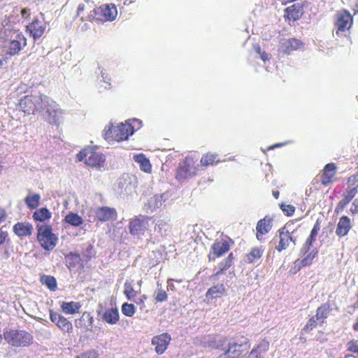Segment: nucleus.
I'll list each match as a JSON object with an SVG mask.
<instances>
[{
    "label": "nucleus",
    "instance_id": "nucleus-25",
    "mask_svg": "<svg viewBox=\"0 0 358 358\" xmlns=\"http://www.w3.org/2000/svg\"><path fill=\"white\" fill-rule=\"evenodd\" d=\"M93 317L90 313H85L79 320H76L75 325L77 328L83 330H90L92 327Z\"/></svg>",
    "mask_w": 358,
    "mask_h": 358
},
{
    "label": "nucleus",
    "instance_id": "nucleus-24",
    "mask_svg": "<svg viewBox=\"0 0 358 358\" xmlns=\"http://www.w3.org/2000/svg\"><path fill=\"white\" fill-rule=\"evenodd\" d=\"M271 219L265 217L264 218L260 220L257 224V238L258 240L260 239V235H264L267 234L271 229L272 223Z\"/></svg>",
    "mask_w": 358,
    "mask_h": 358
},
{
    "label": "nucleus",
    "instance_id": "nucleus-26",
    "mask_svg": "<svg viewBox=\"0 0 358 358\" xmlns=\"http://www.w3.org/2000/svg\"><path fill=\"white\" fill-rule=\"evenodd\" d=\"M168 199L166 193L156 194L151 197L148 201V206L151 209H156L162 207Z\"/></svg>",
    "mask_w": 358,
    "mask_h": 358
},
{
    "label": "nucleus",
    "instance_id": "nucleus-11",
    "mask_svg": "<svg viewBox=\"0 0 358 358\" xmlns=\"http://www.w3.org/2000/svg\"><path fill=\"white\" fill-rule=\"evenodd\" d=\"M137 184V178L131 174H124L118 180V187L127 194H131L136 188Z\"/></svg>",
    "mask_w": 358,
    "mask_h": 358
},
{
    "label": "nucleus",
    "instance_id": "nucleus-19",
    "mask_svg": "<svg viewBox=\"0 0 358 358\" xmlns=\"http://www.w3.org/2000/svg\"><path fill=\"white\" fill-rule=\"evenodd\" d=\"M336 166L334 163L327 164L323 169V173L321 178V182L323 185H328L333 182L336 173Z\"/></svg>",
    "mask_w": 358,
    "mask_h": 358
},
{
    "label": "nucleus",
    "instance_id": "nucleus-1",
    "mask_svg": "<svg viewBox=\"0 0 358 358\" xmlns=\"http://www.w3.org/2000/svg\"><path fill=\"white\" fill-rule=\"evenodd\" d=\"M20 110L27 114H34L35 111L43 113L50 124L59 125L62 119V111L59 105L48 96L43 94L27 95L20 99Z\"/></svg>",
    "mask_w": 358,
    "mask_h": 358
},
{
    "label": "nucleus",
    "instance_id": "nucleus-14",
    "mask_svg": "<svg viewBox=\"0 0 358 358\" xmlns=\"http://www.w3.org/2000/svg\"><path fill=\"white\" fill-rule=\"evenodd\" d=\"M27 29L34 40L36 41L45 33L46 29V22L36 19L31 24L27 26Z\"/></svg>",
    "mask_w": 358,
    "mask_h": 358
},
{
    "label": "nucleus",
    "instance_id": "nucleus-51",
    "mask_svg": "<svg viewBox=\"0 0 358 358\" xmlns=\"http://www.w3.org/2000/svg\"><path fill=\"white\" fill-rule=\"evenodd\" d=\"M350 212L354 215L358 213V199L353 201L350 208Z\"/></svg>",
    "mask_w": 358,
    "mask_h": 358
},
{
    "label": "nucleus",
    "instance_id": "nucleus-49",
    "mask_svg": "<svg viewBox=\"0 0 358 358\" xmlns=\"http://www.w3.org/2000/svg\"><path fill=\"white\" fill-rule=\"evenodd\" d=\"M280 208L283 212L286 213L287 215H292L295 210L293 206L289 204H282Z\"/></svg>",
    "mask_w": 358,
    "mask_h": 358
},
{
    "label": "nucleus",
    "instance_id": "nucleus-8",
    "mask_svg": "<svg viewBox=\"0 0 358 358\" xmlns=\"http://www.w3.org/2000/svg\"><path fill=\"white\" fill-rule=\"evenodd\" d=\"M27 45L24 36L18 31H15L10 40L6 45V52L10 55H17Z\"/></svg>",
    "mask_w": 358,
    "mask_h": 358
},
{
    "label": "nucleus",
    "instance_id": "nucleus-46",
    "mask_svg": "<svg viewBox=\"0 0 358 358\" xmlns=\"http://www.w3.org/2000/svg\"><path fill=\"white\" fill-rule=\"evenodd\" d=\"M317 324H320L318 322V321L316 320L315 318V317H311L308 322H307V324H306V326L304 327L303 328V330L305 331H310L312 330L313 328H315Z\"/></svg>",
    "mask_w": 358,
    "mask_h": 358
},
{
    "label": "nucleus",
    "instance_id": "nucleus-62",
    "mask_svg": "<svg viewBox=\"0 0 358 358\" xmlns=\"http://www.w3.org/2000/svg\"><path fill=\"white\" fill-rule=\"evenodd\" d=\"M84 10V5L80 4L78 7V12L80 13Z\"/></svg>",
    "mask_w": 358,
    "mask_h": 358
},
{
    "label": "nucleus",
    "instance_id": "nucleus-37",
    "mask_svg": "<svg viewBox=\"0 0 358 358\" xmlns=\"http://www.w3.org/2000/svg\"><path fill=\"white\" fill-rule=\"evenodd\" d=\"M65 221L68 224L74 226V227H79L80 226L83 222V218L79 216L76 213H70L65 217Z\"/></svg>",
    "mask_w": 358,
    "mask_h": 358
},
{
    "label": "nucleus",
    "instance_id": "nucleus-40",
    "mask_svg": "<svg viewBox=\"0 0 358 358\" xmlns=\"http://www.w3.org/2000/svg\"><path fill=\"white\" fill-rule=\"evenodd\" d=\"M41 281L43 284L45 285L50 290H55L57 287V282L54 277L50 275H43L41 278Z\"/></svg>",
    "mask_w": 358,
    "mask_h": 358
},
{
    "label": "nucleus",
    "instance_id": "nucleus-61",
    "mask_svg": "<svg viewBox=\"0 0 358 358\" xmlns=\"http://www.w3.org/2000/svg\"><path fill=\"white\" fill-rule=\"evenodd\" d=\"M218 358H232V357H231L229 356V355H228L227 352H226V351H225L223 354L220 355Z\"/></svg>",
    "mask_w": 358,
    "mask_h": 358
},
{
    "label": "nucleus",
    "instance_id": "nucleus-15",
    "mask_svg": "<svg viewBox=\"0 0 358 358\" xmlns=\"http://www.w3.org/2000/svg\"><path fill=\"white\" fill-rule=\"evenodd\" d=\"M171 341V336L167 333L162 334L154 336L152 338L151 343L155 345V351L157 354L162 355L166 350Z\"/></svg>",
    "mask_w": 358,
    "mask_h": 358
},
{
    "label": "nucleus",
    "instance_id": "nucleus-50",
    "mask_svg": "<svg viewBox=\"0 0 358 358\" xmlns=\"http://www.w3.org/2000/svg\"><path fill=\"white\" fill-rule=\"evenodd\" d=\"M312 245H309L306 241L303 244V247L301 249V254L306 255L307 252L312 250L313 248Z\"/></svg>",
    "mask_w": 358,
    "mask_h": 358
},
{
    "label": "nucleus",
    "instance_id": "nucleus-3",
    "mask_svg": "<svg viewBox=\"0 0 358 358\" xmlns=\"http://www.w3.org/2000/svg\"><path fill=\"white\" fill-rule=\"evenodd\" d=\"M3 338L13 347H28L33 343V336L24 330L9 329L3 331Z\"/></svg>",
    "mask_w": 358,
    "mask_h": 358
},
{
    "label": "nucleus",
    "instance_id": "nucleus-23",
    "mask_svg": "<svg viewBox=\"0 0 358 358\" xmlns=\"http://www.w3.org/2000/svg\"><path fill=\"white\" fill-rule=\"evenodd\" d=\"M357 193L356 188H352L343 194V198L338 203L335 211L337 213L342 212L350 201L355 196Z\"/></svg>",
    "mask_w": 358,
    "mask_h": 358
},
{
    "label": "nucleus",
    "instance_id": "nucleus-45",
    "mask_svg": "<svg viewBox=\"0 0 358 358\" xmlns=\"http://www.w3.org/2000/svg\"><path fill=\"white\" fill-rule=\"evenodd\" d=\"M269 348V343L266 341H262L255 348V350L258 352L260 356L263 357V354H264Z\"/></svg>",
    "mask_w": 358,
    "mask_h": 358
},
{
    "label": "nucleus",
    "instance_id": "nucleus-29",
    "mask_svg": "<svg viewBox=\"0 0 358 358\" xmlns=\"http://www.w3.org/2000/svg\"><path fill=\"white\" fill-rule=\"evenodd\" d=\"M233 255L232 253L229 254L228 257L222 261L219 265V270L213 274L210 278L213 280H217L219 279L220 275L223 273L224 271L228 269L232 264Z\"/></svg>",
    "mask_w": 358,
    "mask_h": 358
},
{
    "label": "nucleus",
    "instance_id": "nucleus-16",
    "mask_svg": "<svg viewBox=\"0 0 358 358\" xmlns=\"http://www.w3.org/2000/svg\"><path fill=\"white\" fill-rule=\"evenodd\" d=\"M212 252L208 255L209 259L214 260L215 257H219L226 253L229 250V243L226 241H216L211 248Z\"/></svg>",
    "mask_w": 358,
    "mask_h": 358
},
{
    "label": "nucleus",
    "instance_id": "nucleus-22",
    "mask_svg": "<svg viewBox=\"0 0 358 358\" xmlns=\"http://www.w3.org/2000/svg\"><path fill=\"white\" fill-rule=\"evenodd\" d=\"M302 43L296 38L282 39L280 41V48L282 52L289 54L302 46Z\"/></svg>",
    "mask_w": 358,
    "mask_h": 358
},
{
    "label": "nucleus",
    "instance_id": "nucleus-38",
    "mask_svg": "<svg viewBox=\"0 0 358 358\" xmlns=\"http://www.w3.org/2000/svg\"><path fill=\"white\" fill-rule=\"evenodd\" d=\"M263 254V250L261 248H254L247 255V260L250 263L255 262L259 259Z\"/></svg>",
    "mask_w": 358,
    "mask_h": 358
},
{
    "label": "nucleus",
    "instance_id": "nucleus-2",
    "mask_svg": "<svg viewBox=\"0 0 358 358\" xmlns=\"http://www.w3.org/2000/svg\"><path fill=\"white\" fill-rule=\"evenodd\" d=\"M133 122L134 125H132L129 121H126L125 123H120L109 128L105 131V138L116 141L127 140L129 136L134 134L135 127L138 129L141 125V122L138 120L134 119Z\"/></svg>",
    "mask_w": 358,
    "mask_h": 358
},
{
    "label": "nucleus",
    "instance_id": "nucleus-60",
    "mask_svg": "<svg viewBox=\"0 0 358 358\" xmlns=\"http://www.w3.org/2000/svg\"><path fill=\"white\" fill-rule=\"evenodd\" d=\"M254 50L259 55L262 53L261 48L259 45H254Z\"/></svg>",
    "mask_w": 358,
    "mask_h": 358
},
{
    "label": "nucleus",
    "instance_id": "nucleus-9",
    "mask_svg": "<svg viewBox=\"0 0 358 358\" xmlns=\"http://www.w3.org/2000/svg\"><path fill=\"white\" fill-rule=\"evenodd\" d=\"M279 233V243L276 246V250L281 252L290 246L296 245V238L294 236V231L289 232L287 229V227H284L278 230Z\"/></svg>",
    "mask_w": 358,
    "mask_h": 358
},
{
    "label": "nucleus",
    "instance_id": "nucleus-34",
    "mask_svg": "<svg viewBox=\"0 0 358 358\" xmlns=\"http://www.w3.org/2000/svg\"><path fill=\"white\" fill-rule=\"evenodd\" d=\"M41 196L38 194H29L24 199V202L29 209H34L39 205Z\"/></svg>",
    "mask_w": 358,
    "mask_h": 358
},
{
    "label": "nucleus",
    "instance_id": "nucleus-48",
    "mask_svg": "<svg viewBox=\"0 0 358 358\" xmlns=\"http://www.w3.org/2000/svg\"><path fill=\"white\" fill-rule=\"evenodd\" d=\"M98 355L94 350H90L78 355L76 358H97Z\"/></svg>",
    "mask_w": 358,
    "mask_h": 358
},
{
    "label": "nucleus",
    "instance_id": "nucleus-32",
    "mask_svg": "<svg viewBox=\"0 0 358 358\" xmlns=\"http://www.w3.org/2000/svg\"><path fill=\"white\" fill-rule=\"evenodd\" d=\"M136 162L139 164L140 168L145 173L151 171L152 166L148 159H147L143 154L137 155L134 157Z\"/></svg>",
    "mask_w": 358,
    "mask_h": 358
},
{
    "label": "nucleus",
    "instance_id": "nucleus-56",
    "mask_svg": "<svg viewBox=\"0 0 358 358\" xmlns=\"http://www.w3.org/2000/svg\"><path fill=\"white\" fill-rule=\"evenodd\" d=\"M101 81L106 83L108 85H110V84L106 80H108L107 78V74L103 71V69L101 70Z\"/></svg>",
    "mask_w": 358,
    "mask_h": 358
},
{
    "label": "nucleus",
    "instance_id": "nucleus-35",
    "mask_svg": "<svg viewBox=\"0 0 358 358\" xmlns=\"http://www.w3.org/2000/svg\"><path fill=\"white\" fill-rule=\"evenodd\" d=\"M51 217V213L46 208L36 210L33 214V218L36 221L44 222Z\"/></svg>",
    "mask_w": 358,
    "mask_h": 358
},
{
    "label": "nucleus",
    "instance_id": "nucleus-7",
    "mask_svg": "<svg viewBox=\"0 0 358 358\" xmlns=\"http://www.w3.org/2000/svg\"><path fill=\"white\" fill-rule=\"evenodd\" d=\"M117 11L115 5H103L93 10L90 17L96 20L113 21L115 19Z\"/></svg>",
    "mask_w": 358,
    "mask_h": 358
},
{
    "label": "nucleus",
    "instance_id": "nucleus-12",
    "mask_svg": "<svg viewBox=\"0 0 358 358\" xmlns=\"http://www.w3.org/2000/svg\"><path fill=\"white\" fill-rule=\"evenodd\" d=\"M50 320L62 331L69 334L73 331V326L71 322L65 318L63 315L50 310Z\"/></svg>",
    "mask_w": 358,
    "mask_h": 358
},
{
    "label": "nucleus",
    "instance_id": "nucleus-20",
    "mask_svg": "<svg viewBox=\"0 0 358 358\" xmlns=\"http://www.w3.org/2000/svg\"><path fill=\"white\" fill-rule=\"evenodd\" d=\"M318 251L316 248H313L311 251L307 252L305 255V257L302 259H297L294 262V268H296L294 273H295L297 271L300 270L301 268L303 266H306L310 265L313 262V259L317 255Z\"/></svg>",
    "mask_w": 358,
    "mask_h": 358
},
{
    "label": "nucleus",
    "instance_id": "nucleus-5",
    "mask_svg": "<svg viewBox=\"0 0 358 358\" xmlns=\"http://www.w3.org/2000/svg\"><path fill=\"white\" fill-rule=\"evenodd\" d=\"M37 227V239L41 247L46 250H52L57 243V237L52 232V227L44 224Z\"/></svg>",
    "mask_w": 358,
    "mask_h": 358
},
{
    "label": "nucleus",
    "instance_id": "nucleus-18",
    "mask_svg": "<svg viewBox=\"0 0 358 358\" xmlns=\"http://www.w3.org/2000/svg\"><path fill=\"white\" fill-rule=\"evenodd\" d=\"M96 217L101 222H107L115 219L117 213L114 208L109 207H100L95 210Z\"/></svg>",
    "mask_w": 358,
    "mask_h": 358
},
{
    "label": "nucleus",
    "instance_id": "nucleus-52",
    "mask_svg": "<svg viewBox=\"0 0 358 358\" xmlns=\"http://www.w3.org/2000/svg\"><path fill=\"white\" fill-rule=\"evenodd\" d=\"M320 229V224H319L318 221H317V222L315 224L313 228L312 229L310 235L317 236Z\"/></svg>",
    "mask_w": 358,
    "mask_h": 358
},
{
    "label": "nucleus",
    "instance_id": "nucleus-58",
    "mask_svg": "<svg viewBox=\"0 0 358 358\" xmlns=\"http://www.w3.org/2000/svg\"><path fill=\"white\" fill-rule=\"evenodd\" d=\"M316 236L310 235L306 241L309 245H313V243L315 241Z\"/></svg>",
    "mask_w": 358,
    "mask_h": 358
},
{
    "label": "nucleus",
    "instance_id": "nucleus-59",
    "mask_svg": "<svg viewBox=\"0 0 358 358\" xmlns=\"http://www.w3.org/2000/svg\"><path fill=\"white\" fill-rule=\"evenodd\" d=\"M259 56L264 62L268 59V55L265 52H262V53L259 55Z\"/></svg>",
    "mask_w": 358,
    "mask_h": 358
},
{
    "label": "nucleus",
    "instance_id": "nucleus-33",
    "mask_svg": "<svg viewBox=\"0 0 358 358\" xmlns=\"http://www.w3.org/2000/svg\"><path fill=\"white\" fill-rule=\"evenodd\" d=\"M329 310V305L327 303H324L317 308L315 318L320 324H322L324 322V319L327 317Z\"/></svg>",
    "mask_w": 358,
    "mask_h": 358
},
{
    "label": "nucleus",
    "instance_id": "nucleus-54",
    "mask_svg": "<svg viewBox=\"0 0 358 358\" xmlns=\"http://www.w3.org/2000/svg\"><path fill=\"white\" fill-rule=\"evenodd\" d=\"M7 214L4 209L0 208V224L6 218Z\"/></svg>",
    "mask_w": 358,
    "mask_h": 358
},
{
    "label": "nucleus",
    "instance_id": "nucleus-17",
    "mask_svg": "<svg viewBox=\"0 0 358 358\" xmlns=\"http://www.w3.org/2000/svg\"><path fill=\"white\" fill-rule=\"evenodd\" d=\"M351 220L348 216H342L337 224L336 234L342 238L347 236L352 229Z\"/></svg>",
    "mask_w": 358,
    "mask_h": 358
},
{
    "label": "nucleus",
    "instance_id": "nucleus-64",
    "mask_svg": "<svg viewBox=\"0 0 358 358\" xmlns=\"http://www.w3.org/2000/svg\"><path fill=\"white\" fill-rule=\"evenodd\" d=\"M345 358H357V357H354L352 355H346Z\"/></svg>",
    "mask_w": 358,
    "mask_h": 358
},
{
    "label": "nucleus",
    "instance_id": "nucleus-4",
    "mask_svg": "<svg viewBox=\"0 0 358 358\" xmlns=\"http://www.w3.org/2000/svg\"><path fill=\"white\" fill-rule=\"evenodd\" d=\"M77 158L80 162H84L87 166L96 168H101L105 162V157L95 151L94 148L87 147L81 150Z\"/></svg>",
    "mask_w": 358,
    "mask_h": 358
},
{
    "label": "nucleus",
    "instance_id": "nucleus-31",
    "mask_svg": "<svg viewBox=\"0 0 358 358\" xmlns=\"http://www.w3.org/2000/svg\"><path fill=\"white\" fill-rule=\"evenodd\" d=\"M81 306L78 302H62L61 304V308L62 311L66 314H74L79 312V309Z\"/></svg>",
    "mask_w": 358,
    "mask_h": 358
},
{
    "label": "nucleus",
    "instance_id": "nucleus-39",
    "mask_svg": "<svg viewBox=\"0 0 358 358\" xmlns=\"http://www.w3.org/2000/svg\"><path fill=\"white\" fill-rule=\"evenodd\" d=\"M218 162L219 159H217V155L216 154H206L203 156L201 159V164L203 166L213 165L215 163Z\"/></svg>",
    "mask_w": 358,
    "mask_h": 358
},
{
    "label": "nucleus",
    "instance_id": "nucleus-41",
    "mask_svg": "<svg viewBox=\"0 0 358 358\" xmlns=\"http://www.w3.org/2000/svg\"><path fill=\"white\" fill-rule=\"evenodd\" d=\"M124 293L129 300H131L136 295V292L134 289L131 282L126 281L124 285Z\"/></svg>",
    "mask_w": 358,
    "mask_h": 358
},
{
    "label": "nucleus",
    "instance_id": "nucleus-6",
    "mask_svg": "<svg viewBox=\"0 0 358 358\" xmlns=\"http://www.w3.org/2000/svg\"><path fill=\"white\" fill-rule=\"evenodd\" d=\"M353 22L352 16L346 10L338 11L335 15L336 35L338 36H345L346 32L351 28Z\"/></svg>",
    "mask_w": 358,
    "mask_h": 358
},
{
    "label": "nucleus",
    "instance_id": "nucleus-63",
    "mask_svg": "<svg viewBox=\"0 0 358 358\" xmlns=\"http://www.w3.org/2000/svg\"><path fill=\"white\" fill-rule=\"evenodd\" d=\"M273 195L274 196V197L275 199H278L279 196V192H278V191L273 192Z\"/></svg>",
    "mask_w": 358,
    "mask_h": 358
},
{
    "label": "nucleus",
    "instance_id": "nucleus-27",
    "mask_svg": "<svg viewBox=\"0 0 358 358\" xmlns=\"http://www.w3.org/2000/svg\"><path fill=\"white\" fill-rule=\"evenodd\" d=\"M226 292V288L223 284H217L210 287L206 294V298L217 299Z\"/></svg>",
    "mask_w": 358,
    "mask_h": 358
},
{
    "label": "nucleus",
    "instance_id": "nucleus-47",
    "mask_svg": "<svg viewBox=\"0 0 358 358\" xmlns=\"http://www.w3.org/2000/svg\"><path fill=\"white\" fill-rule=\"evenodd\" d=\"M347 349L348 351L352 352V353H357L358 354V342L355 340L350 341L347 345Z\"/></svg>",
    "mask_w": 358,
    "mask_h": 358
},
{
    "label": "nucleus",
    "instance_id": "nucleus-55",
    "mask_svg": "<svg viewBox=\"0 0 358 358\" xmlns=\"http://www.w3.org/2000/svg\"><path fill=\"white\" fill-rule=\"evenodd\" d=\"M248 358H262V356H260V355L258 354V352H257L255 349H253V350L251 351V352H250V355H249Z\"/></svg>",
    "mask_w": 358,
    "mask_h": 358
},
{
    "label": "nucleus",
    "instance_id": "nucleus-10",
    "mask_svg": "<svg viewBox=\"0 0 358 358\" xmlns=\"http://www.w3.org/2000/svg\"><path fill=\"white\" fill-rule=\"evenodd\" d=\"M150 219L140 216L132 219L129 224V231L132 235H143L149 227Z\"/></svg>",
    "mask_w": 358,
    "mask_h": 358
},
{
    "label": "nucleus",
    "instance_id": "nucleus-30",
    "mask_svg": "<svg viewBox=\"0 0 358 358\" xmlns=\"http://www.w3.org/2000/svg\"><path fill=\"white\" fill-rule=\"evenodd\" d=\"M196 168H191V165L188 162H185L180 167V169L177 173V177L179 178H186L187 177L193 176L196 174Z\"/></svg>",
    "mask_w": 358,
    "mask_h": 358
},
{
    "label": "nucleus",
    "instance_id": "nucleus-36",
    "mask_svg": "<svg viewBox=\"0 0 358 358\" xmlns=\"http://www.w3.org/2000/svg\"><path fill=\"white\" fill-rule=\"evenodd\" d=\"M103 319L107 323L115 324L119 319L118 311L116 309L107 310L103 315Z\"/></svg>",
    "mask_w": 358,
    "mask_h": 358
},
{
    "label": "nucleus",
    "instance_id": "nucleus-43",
    "mask_svg": "<svg viewBox=\"0 0 358 358\" xmlns=\"http://www.w3.org/2000/svg\"><path fill=\"white\" fill-rule=\"evenodd\" d=\"M136 308L134 305L131 303H124L122 306V313L128 317H131L134 315Z\"/></svg>",
    "mask_w": 358,
    "mask_h": 358
},
{
    "label": "nucleus",
    "instance_id": "nucleus-28",
    "mask_svg": "<svg viewBox=\"0 0 358 358\" xmlns=\"http://www.w3.org/2000/svg\"><path fill=\"white\" fill-rule=\"evenodd\" d=\"M285 12L287 13V18L295 21L298 20L303 14V8L300 6L299 3L294 4L287 7L285 10Z\"/></svg>",
    "mask_w": 358,
    "mask_h": 358
},
{
    "label": "nucleus",
    "instance_id": "nucleus-21",
    "mask_svg": "<svg viewBox=\"0 0 358 358\" xmlns=\"http://www.w3.org/2000/svg\"><path fill=\"white\" fill-rule=\"evenodd\" d=\"M13 232L20 238L29 236L31 235L34 228L29 222H17L14 224Z\"/></svg>",
    "mask_w": 358,
    "mask_h": 358
},
{
    "label": "nucleus",
    "instance_id": "nucleus-53",
    "mask_svg": "<svg viewBox=\"0 0 358 358\" xmlns=\"http://www.w3.org/2000/svg\"><path fill=\"white\" fill-rule=\"evenodd\" d=\"M8 236V233L0 229V245H1L6 241Z\"/></svg>",
    "mask_w": 358,
    "mask_h": 358
},
{
    "label": "nucleus",
    "instance_id": "nucleus-13",
    "mask_svg": "<svg viewBox=\"0 0 358 358\" xmlns=\"http://www.w3.org/2000/svg\"><path fill=\"white\" fill-rule=\"evenodd\" d=\"M248 349V345L246 338H243V341L241 343L234 342L231 343L226 352L232 358H242L246 355Z\"/></svg>",
    "mask_w": 358,
    "mask_h": 358
},
{
    "label": "nucleus",
    "instance_id": "nucleus-44",
    "mask_svg": "<svg viewBox=\"0 0 358 358\" xmlns=\"http://www.w3.org/2000/svg\"><path fill=\"white\" fill-rule=\"evenodd\" d=\"M168 228H169V225L166 220H159L155 224V230L157 231L162 235H164V233L168 229Z\"/></svg>",
    "mask_w": 358,
    "mask_h": 358
},
{
    "label": "nucleus",
    "instance_id": "nucleus-57",
    "mask_svg": "<svg viewBox=\"0 0 358 358\" xmlns=\"http://www.w3.org/2000/svg\"><path fill=\"white\" fill-rule=\"evenodd\" d=\"M21 15L22 16V17H28L29 15V8H23L21 10Z\"/></svg>",
    "mask_w": 358,
    "mask_h": 358
},
{
    "label": "nucleus",
    "instance_id": "nucleus-42",
    "mask_svg": "<svg viewBox=\"0 0 358 358\" xmlns=\"http://www.w3.org/2000/svg\"><path fill=\"white\" fill-rule=\"evenodd\" d=\"M154 297L157 301L162 302L167 299V294L162 289L161 285L157 284V289L154 293Z\"/></svg>",
    "mask_w": 358,
    "mask_h": 358
}]
</instances>
